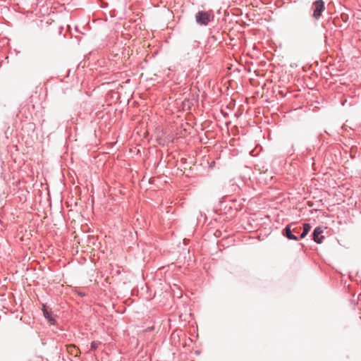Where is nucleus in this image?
<instances>
[{"instance_id":"obj_1","label":"nucleus","mask_w":361,"mask_h":361,"mask_svg":"<svg viewBox=\"0 0 361 361\" xmlns=\"http://www.w3.org/2000/svg\"><path fill=\"white\" fill-rule=\"evenodd\" d=\"M312 18L315 20H319L322 15V12L325 9V5L323 0H316L312 3Z\"/></svg>"},{"instance_id":"obj_2","label":"nucleus","mask_w":361,"mask_h":361,"mask_svg":"<svg viewBox=\"0 0 361 361\" xmlns=\"http://www.w3.org/2000/svg\"><path fill=\"white\" fill-rule=\"evenodd\" d=\"M211 16L205 11H198L195 15L196 22L201 25H207L210 22Z\"/></svg>"},{"instance_id":"obj_3","label":"nucleus","mask_w":361,"mask_h":361,"mask_svg":"<svg viewBox=\"0 0 361 361\" xmlns=\"http://www.w3.org/2000/svg\"><path fill=\"white\" fill-rule=\"evenodd\" d=\"M322 233L323 229L321 227H316L312 233V240L317 243H321L324 239V236L322 235Z\"/></svg>"},{"instance_id":"obj_4","label":"nucleus","mask_w":361,"mask_h":361,"mask_svg":"<svg viewBox=\"0 0 361 361\" xmlns=\"http://www.w3.org/2000/svg\"><path fill=\"white\" fill-rule=\"evenodd\" d=\"M283 235L290 240H297L298 239L296 235L293 233L291 225H288L283 228Z\"/></svg>"},{"instance_id":"obj_5","label":"nucleus","mask_w":361,"mask_h":361,"mask_svg":"<svg viewBox=\"0 0 361 361\" xmlns=\"http://www.w3.org/2000/svg\"><path fill=\"white\" fill-rule=\"evenodd\" d=\"M43 314L44 316V317L46 319H47L49 320V322H50L51 324H55V319L51 317V314L50 312H49L46 308L44 306V308H43Z\"/></svg>"},{"instance_id":"obj_6","label":"nucleus","mask_w":361,"mask_h":361,"mask_svg":"<svg viewBox=\"0 0 361 361\" xmlns=\"http://www.w3.org/2000/svg\"><path fill=\"white\" fill-rule=\"evenodd\" d=\"M100 342L99 341H92L91 343V345H90V348L89 350V351H93V350H95L98 346L100 345Z\"/></svg>"},{"instance_id":"obj_7","label":"nucleus","mask_w":361,"mask_h":361,"mask_svg":"<svg viewBox=\"0 0 361 361\" xmlns=\"http://www.w3.org/2000/svg\"><path fill=\"white\" fill-rule=\"evenodd\" d=\"M302 228H303V232L305 233H308L311 229V226L310 224H302Z\"/></svg>"},{"instance_id":"obj_8","label":"nucleus","mask_w":361,"mask_h":361,"mask_svg":"<svg viewBox=\"0 0 361 361\" xmlns=\"http://www.w3.org/2000/svg\"><path fill=\"white\" fill-rule=\"evenodd\" d=\"M292 231H293V234H298L299 233V229L298 228V227H295L292 229Z\"/></svg>"},{"instance_id":"obj_9","label":"nucleus","mask_w":361,"mask_h":361,"mask_svg":"<svg viewBox=\"0 0 361 361\" xmlns=\"http://www.w3.org/2000/svg\"><path fill=\"white\" fill-rule=\"evenodd\" d=\"M307 235V233H304V232L302 231V233H301V235H300V238H305Z\"/></svg>"}]
</instances>
